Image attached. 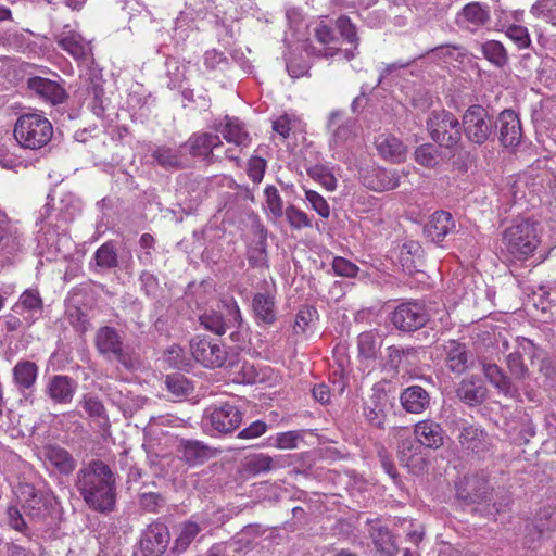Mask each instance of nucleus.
Returning a JSON list of instances; mask_svg holds the SVG:
<instances>
[{
	"instance_id": "obj_49",
	"label": "nucleus",
	"mask_w": 556,
	"mask_h": 556,
	"mask_svg": "<svg viewBox=\"0 0 556 556\" xmlns=\"http://www.w3.org/2000/svg\"><path fill=\"white\" fill-rule=\"evenodd\" d=\"M307 175L323 185L327 190L333 191L337 188V179L330 169L321 164L307 168Z\"/></svg>"
},
{
	"instance_id": "obj_10",
	"label": "nucleus",
	"mask_w": 556,
	"mask_h": 556,
	"mask_svg": "<svg viewBox=\"0 0 556 556\" xmlns=\"http://www.w3.org/2000/svg\"><path fill=\"white\" fill-rule=\"evenodd\" d=\"M242 417V412L236 405L223 403L206 408L202 424L205 429L227 434L239 428Z\"/></svg>"
},
{
	"instance_id": "obj_62",
	"label": "nucleus",
	"mask_w": 556,
	"mask_h": 556,
	"mask_svg": "<svg viewBox=\"0 0 556 556\" xmlns=\"http://www.w3.org/2000/svg\"><path fill=\"white\" fill-rule=\"evenodd\" d=\"M420 444L414 442L410 439L403 440L399 446V455L400 460L403 465L409 466L412 458L417 454L416 451L419 450Z\"/></svg>"
},
{
	"instance_id": "obj_58",
	"label": "nucleus",
	"mask_w": 556,
	"mask_h": 556,
	"mask_svg": "<svg viewBox=\"0 0 556 556\" xmlns=\"http://www.w3.org/2000/svg\"><path fill=\"white\" fill-rule=\"evenodd\" d=\"M435 148L432 144H422L415 151V160L425 167H434L438 164Z\"/></svg>"
},
{
	"instance_id": "obj_26",
	"label": "nucleus",
	"mask_w": 556,
	"mask_h": 556,
	"mask_svg": "<svg viewBox=\"0 0 556 556\" xmlns=\"http://www.w3.org/2000/svg\"><path fill=\"white\" fill-rule=\"evenodd\" d=\"M27 87L41 99L52 103H62L66 98L64 88L54 80L35 76L27 80Z\"/></svg>"
},
{
	"instance_id": "obj_42",
	"label": "nucleus",
	"mask_w": 556,
	"mask_h": 556,
	"mask_svg": "<svg viewBox=\"0 0 556 556\" xmlns=\"http://www.w3.org/2000/svg\"><path fill=\"white\" fill-rule=\"evenodd\" d=\"M152 157L163 168L178 169L181 167V155L175 148L159 146L153 150Z\"/></svg>"
},
{
	"instance_id": "obj_29",
	"label": "nucleus",
	"mask_w": 556,
	"mask_h": 556,
	"mask_svg": "<svg viewBox=\"0 0 556 556\" xmlns=\"http://www.w3.org/2000/svg\"><path fill=\"white\" fill-rule=\"evenodd\" d=\"M488 390L481 379L470 376L463 379L457 389V397L469 406H478L483 403L486 397Z\"/></svg>"
},
{
	"instance_id": "obj_38",
	"label": "nucleus",
	"mask_w": 556,
	"mask_h": 556,
	"mask_svg": "<svg viewBox=\"0 0 556 556\" xmlns=\"http://www.w3.org/2000/svg\"><path fill=\"white\" fill-rule=\"evenodd\" d=\"M38 366L30 361H20L13 367V381L18 389H30L37 380Z\"/></svg>"
},
{
	"instance_id": "obj_25",
	"label": "nucleus",
	"mask_w": 556,
	"mask_h": 556,
	"mask_svg": "<svg viewBox=\"0 0 556 556\" xmlns=\"http://www.w3.org/2000/svg\"><path fill=\"white\" fill-rule=\"evenodd\" d=\"M55 41L60 48H62L77 61L87 59L91 53L89 41H87L80 34L74 30H62L55 36Z\"/></svg>"
},
{
	"instance_id": "obj_41",
	"label": "nucleus",
	"mask_w": 556,
	"mask_h": 556,
	"mask_svg": "<svg viewBox=\"0 0 556 556\" xmlns=\"http://www.w3.org/2000/svg\"><path fill=\"white\" fill-rule=\"evenodd\" d=\"M87 105L91 112L99 118L106 116V110L110 104L109 100L104 97V89L101 84L92 83L87 88Z\"/></svg>"
},
{
	"instance_id": "obj_47",
	"label": "nucleus",
	"mask_w": 556,
	"mask_h": 556,
	"mask_svg": "<svg viewBox=\"0 0 556 556\" xmlns=\"http://www.w3.org/2000/svg\"><path fill=\"white\" fill-rule=\"evenodd\" d=\"M202 528L193 521L185 522L181 528L178 536L175 540L174 548L178 552L185 551L191 542L197 538Z\"/></svg>"
},
{
	"instance_id": "obj_44",
	"label": "nucleus",
	"mask_w": 556,
	"mask_h": 556,
	"mask_svg": "<svg viewBox=\"0 0 556 556\" xmlns=\"http://www.w3.org/2000/svg\"><path fill=\"white\" fill-rule=\"evenodd\" d=\"M318 319V312L312 305L302 306L296 315L293 325V332L295 336H304L316 324Z\"/></svg>"
},
{
	"instance_id": "obj_45",
	"label": "nucleus",
	"mask_w": 556,
	"mask_h": 556,
	"mask_svg": "<svg viewBox=\"0 0 556 556\" xmlns=\"http://www.w3.org/2000/svg\"><path fill=\"white\" fill-rule=\"evenodd\" d=\"M305 47L299 52H290L286 61L289 75L293 78L303 77L311 68V62L307 60Z\"/></svg>"
},
{
	"instance_id": "obj_16",
	"label": "nucleus",
	"mask_w": 556,
	"mask_h": 556,
	"mask_svg": "<svg viewBox=\"0 0 556 556\" xmlns=\"http://www.w3.org/2000/svg\"><path fill=\"white\" fill-rule=\"evenodd\" d=\"M170 534L165 523L156 521L147 527L140 539V548L144 556L162 555L169 543Z\"/></svg>"
},
{
	"instance_id": "obj_28",
	"label": "nucleus",
	"mask_w": 556,
	"mask_h": 556,
	"mask_svg": "<svg viewBox=\"0 0 556 556\" xmlns=\"http://www.w3.org/2000/svg\"><path fill=\"white\" fill-rule=\"evenodd\" d=\"M444 363L447 369L454 374L460 375L468 368L469 354L465 344L450 340L442 345Z\"/></svg>"
},
{
	"instance_id": "obj_5",
	"label": "nucleus",
	"mask_w": 556,
	"mask_h": 556,
	"mask_svg": "<svg viewBox=\"0 0 556 556\" xmlns=\"http://www.w3.org/2000/svg\"><path fill=\"white\" fill-rule=\"evenodd\" d=\"M13 134L22 148L39 150L50 142L53 127L43 114L26 113L17 118Z\"/></svg>"
},
{
	"instance_id": "obj_20",
	"label": "nucleus",
	"mask_w": 556,
	"mask_h": 556,
	"mask_svg": "<svg viewBox=\"0 0 556 556\" xmlns=\"http://www.w3.org/2000/svg\"><path fill=\"white\" fill-rule=\"evenodd\" d=\"M77 382L66 375H53L46 383L45 393L54 404H70L77 391Z\"/></svg>"
},
{
	"instance_id": "obj_59",
	"label": "nucleus",
	"mask_w": 556,
	"mask_h": 556,
	"mask_svg": "<svg viewBox=\"0 0 556 556\" xmlns=\"http://www.w3.org/2000/svg\"><path fill=\"white\" fill-rule=\"evenodd\" d=\"M305 198L309 202L311 207L316 211L320 217L328 218L330 216V206L318 192L306 190Z\"/></svg>"
},
{
	"instance_id": "obj_55",
	"label": "nucleus",
	"mask_w": 556,
	"mask_h": 556,
	"mask_svg": "<svg viewBox=\"0 0 556 556\" xmlns=\"http://www.w3.org/2000/svg\"><path fill=\"white\" fill-rule=\"evenodd\" d=\"M166 386L168 391L178 397L188 395L192 391L189 380L179 374L167 376Z\"/></svg>"
},
{
	"instance_id": "obj_24",
	"label": "nucleus",
	"mask_w": 556,
	"mask_h": 556,
	"mask_svg": "<svg viewBox=\"0 0 556 556\" xmlns=\"http://www.w3.org/2000/svg\"><path fill=\"white\" fill-rule=\"evenodd\" d=\"M489 491L488 475L484 471L470 473L457 486L459 497L477 502L485 498Z\"/></svg>"
},
{
	"instance_id": "obj_35",
	"label": "nucleus",
	"mask_w": 556,
	"mask_h": 556,
	"mask_svg": "<svg viewBox=\"0 0 556 556\" xmlns=\"http://www.w3.org/2000/svg\"><path fill=\"white\" fill-rule=\"evenodd\" d=\"M218 131L228 143L233 144L240 150L249 147L251 143V137L249 132L244 129L243 125L238 118L226 116L225 124L220 125Z\"/></svg>"
},
{
	"instance_id": "obj_43",
	"label": "nucleus",
	"mask_w": 556,
	"mask_h": 556,
	"mask_svg": "<svg viewBox=\"0 0 556 556\" xmlns=\"http://www.w3.org/2000/svg\"><path fill=\"white\" fill-rule=\"evenodd\" d=\"M483 56L494 66L502 68L508 63V53L502 42L488 40L481 45Z\"/></svg>"
},
{
	"instance_id": "obj_23",
	"label": "nucleus",
	"mask_w": 556,
	"mask_h": 556,
	"mask_svg": "<svg viewBox=\"0 0 556 556\" xmlns=\"http://www.w3.org/2000/svg\"><path fill=\"white\" fill-rule=\"evenodd\" d=\"M481 370L488 382L505 397L514 399L518 395V388L513 383L511 378L495 363L481 362Z\"/></svg>"
},
{
	"instance_id": "obj_27",
	"label": "nucleus",
	"mask_w": 556,
	"mask_h": 556,
	"mask_svg": "<svg viewBox=\"0 0 556 556\" xmlns=\"http://www.w3.org/2000/svg\"><path fill=\"white\" fill-rule=\"evenodd\" d=\"M45 462L62 476H70L76 468L73 455L59 445H48L43 450Z\"/></svg>"
},
{
	"instance_id": "obj_9",
	"label": "nucleus",
	"mask_w": 556,
	"mask_h": 556,
	"mask_svg": "<svg viewBox=\"0 0 556 556\" xmlns=\"http://www.w3.org/2000/svg\"><path fill=\"white\" fill-rule=\"evenodd\" d=\"M460 128L468 141L481 146L493 132V116L480 104L470 105L463 114Z\"/></svg>"
},
{
	"instance_id": "obj_14",
	"label": "nucleus",
	"mask_w": 556,
	"mask_h": 556,
	"mask_svg": "<svg viewBox=\"0 0 556 556\" xmlns=\"http://www.w3.org/2000/svg\"><path fill=\"white\" fill-rule=\"evenodd\" d=\"M222 306L228 313L227 319L222 313L215 311L205 312L199 317L200 324L216 334H224L231 327L240 328L243 323L240 308L235 300L231 299L227 302L223 300Z\"/></svg>"
},
{
	"instance_id": "obj_51",
	"label": "nucleus",
	"mask_w": 556,
	"mask_h": 556,
	"mask_svg": "<svg viewBox=\"0 0 556 556\" xmlns=\"http://www.w3.org/2000/svg\"><path fill=\"white\" fill-rule=\"evenodd\" d=\"M506 366L515 380H523L529 374L520 351L510 352L506 356Z\"/></svg>"
},
{
	"instance_id": "obj_53",
	"label": "nucleus",
	"mask_w": 556,
	"mask_h": 556,
	"mask_svg": "<svg viewBox=\"0 0 556 556\" xmlns=\"http://www.w3.org/2000/svg\"><path fill=\"white\" fill-rule=\"evenodd\" d=\"M432 53L438 58L444 59L445 62H463V60L467 56L466 49L458 45H442L434 48Z\"/></svg>"
},
{
	"instance_id": "obj_7",
	"label": "nucleus",
	"mask_w": 556,
	"mask_h": 556,
	"mask_svg": "<svg viewBox=\"0 0 556 556\" xmlns=\"http://www.w3.org/2000/svg\"><path fill=\"white\" fill-rule=\"evenodd\" d=\"M327 129L330 132L329 148L333 151V156L350 150L357 140L359 126L357 121L352 117H345L342 110L330 112L327 121Z\"/></svg>"
},
{
	"instance_id": "obj_8",
	"label": "nucleus",
	"mask_w": 556,
	"mask_h": 556,
	"mask_svg": "<svg viewBox=\"0 0 556 556\" xmlns=\"http://www.w3.org/2000/svg\"><path fill=\"white\" fill-rule=\"evenodd\" d=\"M427 129L431 139L446 149H454L462 140L458 118L445 110H434L429 114Z\"/></svg>"
},
{
	"instance_id": "obj_4",
	"label": "nucleus",
	"mask_w": 556,
	"mask_h": 556,
	"mask_svg": "<svg viewBox=\"0 0 556 556\" xmlns=\"http://www.w3.org/2000/svg\"><path fill=\"white\" fill-rule=\"evenodd\" d=\"M539 224L529 218H516L503 232V243L515 258H527L540 243Z\"/></svg>"
},
{
	"instance_id": "obj_30",
	"label": "nucleus",
	"mask_w": 556,
	"mask_h": 556,
	"mask_svg": "<svg viewBox=\"0 0 556 556\" xmlns=\"http://www.w3.org/2000/svg\"><path fill=\"white\" fill-rule=\"evenodd\" d=\"M361 178L365 187L378 192L395 189L400 185L396 173L383 168L366 170Z\"/></svg>"
},
{
	"instance_id": "obj_52",
	"label": "nucleus",
	"mask_w": 556,
	"mask_h": 556,
	"mask_svg": "<svg viewBox=\"0 0 556 556\" xmlns=\"http://www.w3.org/2000/svg\"><path fill=\"white\" fill-rule=\"evenodd\" d=\"M285 215L290 227L293 229L300 230L312 227V220L308 215L293 204L286 207Z\"/></svg>"
},
{
	"instance_id": "obj_61",
	"label": "nucleus",
	"mask_w": 556,
	"mask_h": 556,
	"mask_svg": "<svg viewBox=\"0 0 556 556\" xmlns=\"http://www.w3.org/2000/svg\"><path fill=\"white\" fill-rule=\"evenodd\" d=\"M266 168V162L263 157L252 156L248 163V176L253 182H261Z\"/></svg>"
},
{
	"instance_id": "obj_33",
	"label": "nucleus",
	"mask_w": 556,
	"mask_h": 556,
	"mask_svg": "<svg viewBox=\"0 0 556 556\" xmlns=\"http://www.w3.org/2000/svg\"><path fill=\"white\" fill-rule=\"evenodd\" d=\"M375 146L378 153L386 160L400 163L405 159L406 147L391 134H381L376 137Z\"/></svg>"
},
{
	"instance_id": "obj_34",
	"label": "nucleus",
	"mask_w": 556,
	"mask_h": 556,
	"mask_svg": "<svg viewBox=\"0 0 556 556\" xmlns=\"http://www.w3.org/2000/svg\"><path fill=\"white\" fill-rule=\"evenodd\" d=\"M403 408L410 414H420L430 405L429 393L420 386L406 388L400 396Z\"/></svg>"
},
{
	"instance_id": "obj_6",
	"label": "nucleus",
	"mask_w": 556,
	"mask_h": 556,
	"mask_svg": "<svg viewBox=\"0 0 556 556\" xmlns=\"http://www.w3.org/2000/svg\"><path fill=\"white\" fill-rule=\"evenodd\" d=\"M26 233L17 220L0 211V264L12 265L26 250Z\"/></svg>"
},
{
	"instance_id": "obj_40",
	"label": "nucleus",
	"mask_w": 556,
	"mask_h": 556,
	"mask_svg": "<svg viewBox=\"0 0 556 556\" xmlns=\"http://www.w3.org/2000/svg\"><path fill=\"white\" fill-rule=\"evenodd\" d=\"M279 458H273L267 454H255L248 458L243 463V470L250 476H257L260 473L268 472L276 467H280Z\"/></svg>"
},
{
	"instance_id": "obj_3",
	"label": "nucleus",
	"mask_w": 556,
	"mask_h": 556,
	"mask_svg": "<svg viewBox=\"0 0 556 556\" xmlns=\"http://www.w3.org/2000/svg\"><path fill=\"white\" fill-rule=\"evenodd\" d=\"M16 494L20 506L8 507V522L13 529L24 532L28 522L41 520L47 516L48 500L42 492L28 483L20 484Z\"/></svg>"
},
{
	"instance_id": "obj_60",
	"label": "nucleus",
	"mask_w": 556,
	"mask_h": 556,
	"mask_svg": "<svg viewBox=\"0 0 556 556\" xmlns=\"http://www.w3.org/2000/svg\"><path fill=\"white\" fill-rule=\"evenodd\" d=\"M332 269L337 276L353 278L358 273V267L351 261L337 256L332 261Z\"/></svg>"
},
{
	"instance_id": "obj_32",
	"label": "nucleus",
	"mask_w": 556,
	"mask_h": 556,
	"mask_svg": "<svg viewBox=\"0 0 556 556\" xmlns=\"http://www.w3.org/2000/svg\"><path fill=\"white\" fill-rule=\"evenodd\" d=\"M415 437L420 445L439 448L444 442V432L440 424L426 419L416 424Z\"/></svg>"
},
{
	"instance_id": "obj_31",
	"label": "nucleus",
	"mask_w": 556,
	"mask_h": 556,
	"mask_svg": "<svg viewBox=\"0 0 556 556\" xmlns=\"http://www.w3.org/2000/svg\"><path fill=\"white\" fill-rule=\"evenodd\" d=\"M454 228L452 214L446 211H437L426 224L425 233L431 241L441 242Z\"/></svg>"
},
{
	"instance_id": "obj_2",
	"label": "nucleus",
	"mask_w": 556,
	"mask_h": 556,
	"mask_svg": "<svg viewBox=\"0 0 556 556\" xmlns=\"http://www.w3.org/2000/svg\"><path fill=\"white\" fill-rule=\"evenodd\" d=\"M314 37L324 48L319 49L312 45H306L305 53L307 55L330 59L343 53L344 59L348 61L355 56L353 50H342L339 47L340 37L346 42L354 43V49L357 47L356 29L348 16L342 15L338 17L334 28L323 23L318 24L314 29Z\"/></svg>"
},
{
	"instance_id": "obj_54",
	"label": "nucleus",
	"mask_w": 556,
	"mask_h": 556,
	"mask_svg": "<svg viewBox=\"0 0 556 556\" xmlns=\"http://www.w3.org/2000/svg\"><path fill=\"white\" fill-rule=\"evenodd\" d=\"M301 435L298 431H287L277 433L268 439V445L280 450H293L298 447Z\"/></svg>"
},
{
	"instance_id": "obj_50",
	"label": "nucleus",
	"mask_w": 556,
	"mask_h": 556,
	"mask_svg": "<svg viewBox=\"0 0 556 556\" xmlns=\"http://www.w3.org/2000/svg\"><path fill=\"white\" fill-rule=\"evenodd\" d=\"M418 350L415 348L389 346L388 357L391 366L397 368L404 364L405 361L412 363L417 357Z\"/></svg>"
},
{
	"instance_id": "obj_17",
	"label": "nucleus",
	"mask_w": 556,
	"mask_h": 556,
	"mask_svg": "<svg viewBox=\"0 0 556 556\" xmlns=\"http://www.w3.org/2000/svg\"><path fill=\"white\" fill-rule=\"evenodd\" d=\"M222 141L218 135L211 132H197L193 134L185 143L184 148L189 151L193 156L202 157L208 162L220 161L222 157L215 154Z\"/></svg>"
},
{
	"instance_id": "obj_19",
	"label": "nucleus",
	"mask_w": 556,
	"mask_h": 556,
	"mask_svg": "<svg viewBox=\"0 0 556 556\" xmlns=\"http://www.w3.org/2000/svg\"><path fill=\"white\" fill-rule=\"evenodd\" d=\"M490 18L489 5L475 1L467 3L457 12L455 22L459 27L476 33L484 27L490 22Z\"/></svg>"
},
{
	"instance_id": "obj_48",
	"label": "nucleus",
	"mask_w": 556,
	"mask_h": 556,
	"mask_svg": "<svg viewBox=\"0 0 556 556\" xmlns=\"http://www.w3.org/2000/svg\"><path fill=\"white\" fill-rule=\"evenodd\" d=\"M530 13L556 26V0H538L531 7Z\"/></svg>"
},
{
	"instance_id": "obj_11",
	"label": "nucleus",
	"mask_w": 556,
	"mask_h": 556,
	"mask_svg": "<svg viewBox=\"0 0 556 556\" xmlns=\"http://www.w3.org/2000/svg\"><path fill=\"white\" fill-rule=\"evenodd\" d=\"M430 319L426 306L417 301L399 304L391 313V324L401 332H414L425 327Z\"/></svg>"
},
{
	"instance_id": "obj_57",
	"label": "nucleus",
	"mask_w": 556,
	"mask_h": 556,
	"mask_svg": "<svg viewBox=\"0 0 556 556\" xmlns=\"http://www.w3.org/2000/svg\"><path fill=\"white\" fill-rule=\"evenodd\" d=\"M505 33L519 49H526L531 45L529 31L525 26L511 24L506 28Z\"/></svg>"
},
{
	"instance_id": "obj_46",
	"label": "nucleus",
	"mask_w": 556,
	"mask_h": 556,
	"mask_svg": "<svg viewBox=\"0 0 556 556\" xmlns=\"http://www.w3.org/2000/svg\"><path fill=\"white\" fill-rule=\"evenodd\" d=\"M94 264L101 269L115 268L118 265L117 253L112 242H105L93 254Z\"/></svg>"
},
{
	"instance_id": "obj_22",
	"label": "nucleus",
	"mask_w": 556,
	"mask_h": 556,
	"mask_svg": "<svg viewBox=\"0 0 556 556\" xmlns=\"http://www.w3.org/2000/svg\"><path fill=\"white\" fill-rule=\"evenodd\" d=\"M500 141L505 148H516L522 138L521 123L513 110H504L498 118Z\"/></svg>"
},
{
	"instance_id": "obj_63",
	"label": "nucleus",
	"mask_w": 556,
	"mask_h": 556,
	"mask_svg": "<svg viewBox=\"0 0 556 556\" xmlns=\"http://www.w3.org/2000/svg\"><path fill=\"white\" fill-rule=\"evenodd\" d=\"M83 407L90 417H104L105 408L102 402L96 396H85L83 401Z\"/></svg>"
},
{
	"instance_id": "obj_37",
	"label": "nucleus",
	"mask_w": 556,
	"mask_h": 556,
	"mask_svg": "<svg viewBox=\"0 0 556 556\" xmlns=\"http://www.w3.org/2000/svg\"><path fill=\"white\" fill-rule=\"evenodd\" d=\"M382 338L376 330L364 331L357 337L358 357L375 361L381 350Z\"/></svg>"
},
{
	"instance_id": "obj_13",
	"label": "nucleus",
	"mask_w": 556,
	"mask_h": 556,
	"mask_svg": "<svg viewBox=\"0 0 556 556\" xmlns=\"http://www.w3.org/2000/svg\"><path fill=\"white\" fill-rule=\"evenodd\" d=\"M190 351L193 358L208 368H218L225 365L227 349L218 340L197 336L190 341Z\"/></svg>"
},
{
	"instance_id": "obj_18",
	"label": "nucleus",
	"mask_w": 556,
	"mask_h": 556,
	"mask_svg": "<svg viewBox=\"0 0 556 556\" xmlns=\"http://www.w3.org/2000/svg\"><path fill=\"white\" fill-rule=\"evenodd\" d=\"M276 287L274 283L264 281L263 287L252 300V308L257 323L271 325L276 320Z\"/></svg>"
},
{
	"instance_id": "obj_21",
	"label": "nucleus",
	"mask_w": 556,
	"mask_h": 556,
	"mask_svg": "<svg viewBox=\"0 0 556 556\" xmlns=\"http://www.w3.org/2000/svg\"><path fill=\"white\" fill-rule=\"evenodd\" d=\"M43 300L37 288H29L22 292L12 311L22 316L27 326L33 325L41 316Z\"/></svg>"
},
{
	"instance_id": "obj_15",
	"label": "nucleus",
	"mask_w": 556,
	"mask_h": 556,
	"mask_svg": "<svg viewBox=\"0 0 556 556\" xmlns=\"http://www.w3.org/2000/svg\"><path fill=\"white\" fill-rule=\"evenodd\" d=\"M456 425L459 431L457 440L463 450L478 456L490 451L492 441L484 429L466 420H459Z\"/></svg>"
},
{
	"instance_id": "obj_36",
	"label": "nucleus",
	"mask_w": 556,
	"mask_h": 556,
	"mask_svg": "<svg viewBox=\"0 0 556 556\" xmlns=\"http://www.w3.org/2000/svg\"><path fill=\"white\" fill-rule=\"evenodd\" d=\"M181 458L191 466L202 464L215 455L214 451L198 440H186L181 442Z\"/></svg>"
},
{
	"instance_id": "obj_64",
	"label": "nucleus",
	"mask_w": 556,
	"mask_h": 556,
	"mask_svg": "<svg viewBox=\"0 0 556 556\" xmlns=\"http://www.w3.org/2000/svg\"><path fill=\"white\" fill-rule=\"evenodd\" d=\"M267 428L268 427L264 421L256 420L253 421L249 427L242 429L239 432L238 438L245 440L255 439L263 435L267 431Z\"/></svg>"
},
{
	"instance_id": "obj_56",
	"label": "nucleus",
	"mask_w": 556,
	"mask_h": 556,
	"mask_svg": "<svg viewBox=\"0 0 556 556\" xmlns=\"http://www.w3.org/2000/svg\"><path fill=\"white\" fill-rule=\"evenodd\" d=\"M266 205L274 217L279 218L283 215L282 199L275 186H267L264 190Z\"/></svg>"
},
{
	"instance_id": "obj_1",
	"label": "nucleus",
	"mask_w": 556,
	"mask_h": 556,
	"mask_svg": "<svg viewBox=\"0 0 556 556\" xmlns=\"http://www.w3.org/2000/svg\"><path fill=\"white\" fill-rule=\"evenodd\" d=\"M74 485L84 503L93 511L109 515L117 507V473L101 459L81 464Z\"/></svg>"
},
{
	"instance_id": "obj_39",
	"label": "nucleus",
	"mask_w": 556,
	"mask_h": 556,
	"mask_svg": "<svg viewBox=\"0 0 556 556\" xmlns=\"http://www.w3.org/2000/svg\"><path fill=\"white\" fill-rule=\"evenodd\" d=\"M370 536L381 556H394L396 554L397 546L388 528L377 523L371 527Z\"/></svg>"
},
{
	"instance_id": "obj_12",
	"label": "nucleus",
	"mask_w": 556,
	"mask_h": 556,
	"mask_svg": "<svg viewBox=\"0 0 556 556\" xmlns=\"http://www.w3.org/2000/svg\"><path fill=\"white\" fill-rule=\"evenodd\" d=\"M98 352L109 359H116L125 368L132 367L129 353L124 349L123 340L118 331L110 326L101 327L94 338Z\"/></svg>"
}]
</instances>
